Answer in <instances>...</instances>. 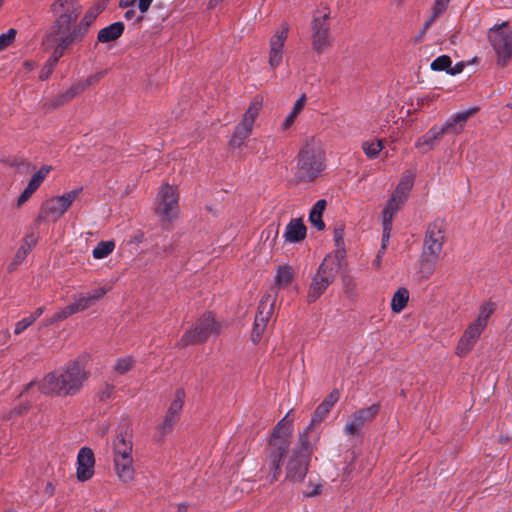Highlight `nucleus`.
Masks as SVG:
<instances>
[{
	"label": "nucleus",
	"mask_w": 512,
	"mask_h": 512,
	"mask_svg": "<svg viewBox=\"0 0 512 512\" xmlns=\"http://www.w3.org/2000/svg\"><path fill=\"white\" fill-rule=\"evenodd\" d=\"M16 30L11 28L6 33L0 35V51L5 50L15 40Z\"/></svg>",
	"instance_id": "46"
},
{
	"label": "nucleus",
	"mask_w": 512,
	"mask_h": 512,
	"mask_svg": "<svg viewBox=\"0 0 512 512\" xmlns=\"http://www.w3.org/2000/svg\"><path fill=\"white\" fill-rule=\"evenodd\" d=\"M87 379L84 364L75 360L62 370L47 374L39 384V390L47 395H74Z\"/></svg>",
	"instance_id": "1"
},
{
	"label": "nucleus",
	"mask_w": 512,
	"mask_h": 512,
	"mask_svg": "<svg viewBox=\"0 0 512 512\" xmlns=\"http://www.w3.org/2000/svg\"><path fill=\"white\" fill-rule=\"evenodd\" d=\"M82 190V187H78L63 195L47 200L41 207L39 218L57 221L69 210Z\"/></svg>",
	"instance_id": "11"
},
{
	"label": "nucleus",
	"mask_w": 512,
	"mask_h": 512,
	"mask_svg": "<svg viewBox=\"0 0 512 512\" xmlns=\"http://www.w3.org/2000/svg\"><path fill=\"white\" fill-rule=\"evenodd\" d=\"M50 37L56 43L52 56L48 59L51 64L56 65L59 59L63 56L66 49L71 45L80 42L70 32L68 33H54L51 32Z\"/></svg>",
	"instance_id": "21"
},
{
	"label": "nucleus",
	"mask_w": 512,
	"mask_h": 512,
	"mask_svg": "<svg viewBox=\"0 0 512 512\" xmlns=\"http://www.w3.org/2000/svg\"><path fill=\"white\" fill-rule=\"evenodd\" d=\"M132 441L127 433H119L113 441L114 459L132 458Z\"/></svg>",
	"instance_id": "25"
},
{
	"label": "nucleus",
	"mask_w": 512,
	"mask_h": 512,
	"mask_svg": "<svg viewBox=\"0 0 512 512\" xmlns=\"http://www.w3.org/2000/svg\"><path fill=\"white\" fill-rule=\"evenodd\" d=\"M444 239L443 221L436 220L427 228L420 259V272L426 278L430 277L435 270L436 261L442 252Z\"/></svg>",
	"instance_id": "5"
},
{
	"label": "nucleus",
	"mask_w": 512,
	"mask_h": 512,
	"mask_svg": "<svg viewBox=\"0 0 512 512\" xmlns=\"http://www.w3.org/2000/svg\"><path fill=\"white\" fill-rule=\"evenodd\" d=\"M452 64L451 58L448 55H441L432 61L430 68L433 71H446L449 70Z\"/></svg>",
	"instance_id": "42"
},
{
	"label": "nucleus",
	"mask_w": 512,
	"mask_h": 512,
	"mask_svg": "<svg viewBox=\"0 0 512 512\" xmlns=\"http://www.w3.org/2000/svg\"><path fill=\"white\" fill-rule=\"evenodd\" d=\"M326 205V200L320 199L313 205L309 213V220L311 224L318 230H323L325 228V224L322 220V214L326 208Z\"/></svg>",
	"instance_id": "31"
},
{
	"label": "nucleus",
	"mask_w": 512,
	"mask_h": 512,
	"mask_svg": "<svg viewBox=\"0 0 512 512\" xmlns=\"http://www.w3.org/2000/svg\"><path fill=\"white\" fill-rule=\"evenodd\" d=\"M103 75V72H97L84 79L78 80L71 86L69 92L72 96L89 92V88L97 84Z\"/></svg>",
	"instance_id": "28"
},
{
	"label": "nucleus",
	"mask_w": 512,
	"mask_h": 512,
	"mask_svg": "<svg viewBox=\"0 0 512 512\" xmlns=\"http://www.w3.org/2000/svg\"><path fill=\"white\" fill-rule=\"evenodd\" d=\"M289 413L275 426L266 450V464L272 471L270 482L278 480L281 474V461L288 451L292 433V421L287 420Z\"/></svg>",
	"instance_id": "2"
},
{
	"label": "nucleus",
	"mask_w": 512,
	"mask_h": 512,
	"mask_svg": "<svg viewBox=\"0 0 512 512\" xmlns=\"http://www.w3.org/2000/svg\"><path fill=\"white\" fill-rule=\"evenodd\" d=\"M37 189L34 188L32 185L28 184L27 187L24 189V191L20 194L17 200V206L20 207L24 203H26L29 198L35 193Z\"/></svg>",
	"instance_id": "48"
},
{
	"label": "nucleus",
	"mask_w": 512,
	"mask_h": 512,
	"mask_svg": "<svg viewBox=\"0 0 512 512\" xmlns=\"http://www.w3.org/2000/svg\"><path fill=\"white\" fill-rule=\"evenodd\" d=\"M289 27L283 24L281 31H277L270 40L269 65L272 69L276 68L282 62L283 47L288 37Z\"/></svg>",
	"instance_id": "17"
},
{
	"label": "nucleus",
	"mask_w": 512,
	"mask_h": 512,
	"mask_svg": "<svg viewBox=\"0 0 512 512\" xmlns=\"http://www.w3.org/2000/svg\"><path fill=\"white\" fill-rule=\"evenodd\" d=\"M341 253L340 251L338 254L327 255L318 267L307 292V301L309 303L318 300L335 280L341 268Z\"/></svg>",
	"instance_id": "6"
},
{
	"label": "nucleus",
	"mask_w": 512,
	"mask_h": 512,
	"mask_svg": "<svg viewBox=\"0 0 512 512\" xmlns=\"http://www.w3.org/2000/svg\"><path fill=\"white\" fill-rule=\"evenodd\" d=\"M340 397V393L338 390H333L322 403L327 404L328 407L332 408L334 404L338 401Z\"/></svg>",
	"instance_id": "51"
},
{
	"label": "nucleus",
	"mask_w": 512,
	"mask_h": 512,
	"mask_svg": "<svg viewBox=\"0 0 512 512\" xmlns=\"http://www.w3.org/2000/svg\"><path fill=\"white\" fill-rule=\"evenodd\" d=\"M133 458L114 459L115 471L119 479L124 482H130L134 477Z\"/></svg>",
	"instance_id": "26"
},
{
	"label": "nucleus",
	"mask_w": 512,
	"mask_h": 512,
	"mask_svg": "<svg viewBox=\"0 0 512 512\" xmlns=\"http://www.w3.org/2000/svg\"><path fill=\"white\" fill-rule=\"evenodd\" d=\"M136 15V11L134 8L127 10L124 14L125 19L130 20Z\"/></svg>",
	"instance_id": "61"
},
{
	"label": "nucleus",
	"mask_w": 512,
	"mask_h": 512,
	"mask_svg": "<svg viewBox=\"0 0 512 512\" xmlns=\"http://www.w3.org/2000/svg\"><path fill=\"white\" fill-rule=\"evenodd\" d=\"M275 298L270 294L263 296L261 299L254 320L251 339L254 343H258L267 327L268 321L274 309Z\"/></svg>",
	"instance_id": "14"
},
{
	"label": "nucleus",
	"mask_w": 512,
	"mask_h": 512,
	"mask_svg": "<svg viewBox=\"0 0 512 512\" xmlns=\"http://www.w3.org/2000/svg\"><path fill=\"white\" fill-rule=\"evenodd\" d=\"M294 279V270L292 267L284 265L278 266L274 286L277 289H283L290 285Z\"/></svg>",
	"instance_id": "30"
},
{
	"label": "nucleus",
	"mask_w": 512,
	"mask_h": 512,
	"mask_svg": "<svg viewBox=\"0 0 512 512\" xmlns=\"http://www.w3.org/2000/svg\"><path fill=\"white\" fill-rule=\"evenodd\" d=\"M306 103V98H298L295 102L292 111L287 115L283 122V129H288L292 126L298 114L302 111Z\"/></svg>",
	"instance_id": "37"
},
{
	"label": "nucleus",
	"mask_w": 512,
	"mask_h": 512,
	"mask_svg": "<svg viewBox=\"0 0 512 512\" xmlns=\"http://www.w3.org/2000/svg\"><path fill=\"white\" fill-rule=\"evenodd\" d=\"M105 7L106 3L104 1L95 3L91 8L88 9L79 24L72 28L70 33L79 41H82L84 36L87 34L90 25L96 20L98 15L105 9Z\"/></svg>",
	"instance_id": "18"
},
{
	"label": "nucleus",
	"mask_w": 512,
	"mask_h": 512,
	"mask_svg": "<svg viewBox=\"0 0 512 512\" xmlns=\"http://www.w3.org/2000/svg\"><path fill=\"white\" fill-rule=\"evenodd\" d=\"M29 252H30V250L26 249L23 246H20L19 249L17 250V252L15 253L13 261L9 264L8 270L10 272L14 271L16 269V267L25 260V258L29 254Z\"/></svg>",
	"instance_id": "45"
},
{
	"label": "nucleus",
	"mask_w": 512,
	"mask_h": 512,
	"mask_svg": "<svg viewBox=\"0 0 512 512\" xmlns=\"http://www.w3.org/2000/svg\"><path fill=\"white\" fill-rule=\"evenodd\" d=\"M404 202V198L402 197H396V196H393L387 203V205L385 206V208L383 209V220H382V225H383V228H389V229H392V221H393V217H394V214L397 212V210L399 209V206L400 204H402Z\"/></svg>",
	"instance_id": "29"
},
{
	"label": "nucleus",
	"mask_w": 512,
	"mask_h": 512,
	"mask_svg": "<svg viewBox=\"0 0 512 512\" xmlns=\"http://www.w3.org/2000/svg\"><path fill=\"white\" fill-rule=\"evenodd\" d=\"M136 0H120L119 6L122 8L133 7Z\"/></svg>",
	"instance_id": "60"
},
{
	"label": "nucleus",
	"mask_w": 512,
	"mask_h": 512,
	"mask_svg": "<svg viewBox=\"0 0 512 512\" xmlns=\"http://www.w3.org/2000/svg\"><path fill=\"white\" fill-rule=\"evenodd\" d=\"M51 166L44 165L42 166L36 173L33 174L28 184L32 185L34 188L38 189L42 182L46 179L49 172L51 171Z\"/></svg>",
	"instance_id": "40"
},
{
	"label": "nucleus",
	"mask_w": 512,
	"mask_h": 512,
	"mask_svg": "<svg viewBox=\"0 0 512 512\" xmlns=\"http://www.w3.org/2000/svg\"><path fill=\"white\" fill-rule=\"evenodd\" d=\"M483 330V328L471 323L458 342L456 348L457 355L460 357L467 355L474 347Z\"/></svg>",
	"instance_id": "22"
},
{
	"label": "nucleus",
	"mask_w": 512,
	"mask_h": 512,
	"mask_svg": "<svg viewBox=\"0 0 512 512\" xmlns=\"http://www.w3.org/2000/svg\"><path fill=\"white\" fill-rule=\"evenodd\" d=\"M124 32V24L120 21L114 22L107 27H104L98 32L97 40L100 43H108L115 41Z\"/></svg>",
	"instance_id": "27"
},
{
	"label": "nucleus",
	"mask_w": 512,
	"mask_h": 512,
	"mask_svg": "<svg viewBox=\"0 0 512 512\" xmlns=\"http://www.w3.org/2000/svg\"><path fill=\"white\" fill-rule=\"evenodd\" d=\"M450 0H435V3L437 5V13H443L449 4Z\"/></svg>",
	"instance_id": "56"
},
{
	"label": "nucleus",
	"mask_w": 512,
	"mask_h": 512,
	"mask_svg": "<svg viewBox=\"0 0 512 512\" xmlns=\"http://www.w3.org/2000/svg\"><path fill=\"white\" fill-rule=\"evenodd\" d=\"M409 292L406 288H399L392 297L391 309L394 313H400L407 305Z\"/></svg>",
	"instance_id": "32"
},
{
	"label": "nucleus",
	"mask_w": 512,
	"mask_h": 512,
	"mask_svg": "<svg viewBox=\"0 0 512 512\" xmlns=\"http://www.w3.org/2000/svg\"><path fill=\"white\" fill-rule=\"evenodd\" d=\"M92 305L94 304L87 294H79L78 296L74 297L73 303L67 305L66 307L55 313L53 317L50 319V323L53 324L58 321H62L75 313L88 309Z\"/></svg>",
	"instance_id": "19"
},
{
	"label": "nucleus",
	"mask_w": 512,
	"mask_h": 512,
	"mask_svg": "<svg viewBox=\"0 0 512 512\" xmlns=\"http://www.w3.org/2000/svg\"><path fill=\"white\" fill-rule=\"evenodd\" d=\"M36 243H37V237L35 236V234L31 233L24 238L21 246H23L26 249L31 251L32 247H34L36 245Z\"/></svg>",
	"instance_id": "52"
},
{
	"label": "nucleus",
	"mask_w": 512,
	"mask_h": 512,
	"mask_svg": "<svg viewBox=\"0 0 512 512\" xmlns=\"http://www.w3.org/2000/svg\"><path fill=\"white\" fill-rule=\"evenodd\" d=\"M24 67L26 68L27 71H32L35 68V63L32 61H25Z\"/></svg>",
	"instance_id": "62"
},
{
	"label": "nucleus",
	"mask_w": 512,
	"mask_h": 512,
	"mask_svg": "<svg viewBox=\"0 0 512 512\" xmlns=\"http://www.w3.org/2000/svg\"><path fill=\"white\" fill-rule=\"evenodd\" d=\"M390 233L391 229L389 228H383V234H382V243H381V249L384 251L387 247V244L390 239Z\"/></svg>",
	"instance_id": "54"
},
{
	"label": "nucleus",
	"mask_w": 512,
	"mask_h": 512,
	"mask_svg": "<svg viewBox=\"0 0 512 512\" xmlns=\"http://www.w3.org/2000/svg\"><path fill=\"white\" fill-rule=\"evenodd\" d=\"M56 65L54 64H51V62L47 61L46 64L43 66V68L41 69V72H40V75H39V78L41 80H46L49 78V76L52 74L53 70H54V67Z\"/></svg>",
	"instance_id": "50"
},
{
	"label": "nucleus",
	"mask_w": 512,
	"mask_h": 512,
	"mask_svg": "<svg viewBox=\"0 0 512 512\" xmlns=\"http://www.w3.org/2000/svg\"><path fill=\"white\" fill-rule=\"evenodd\" d=\"M111 290V285H105L103 287H100L98 289H95L92 293L87 294L93 304H95L97 301L102 299L104 295Z\"/></svg>",
	"instance_id": "47"
},
{
	"label": "nucleus",
	"mask_w": 512,
	"mask_h": 512,
	"mask_svg": "<svg viewBox=\"0 0 512 512\" xmlns=\"http://www.w3.org/2000/svg\"><path fill=\"white\" fill-rule=\"evenodd\" d=\"M489 42L492 45L499 65L507 64L512 55V32L504 22L494 26L488 33Z\"/></svg>",
	"instance_id": "10"
},
{
	"label": "nucleus",
	"mask_w": 512,
	"mask_h": 512,
	"mask_svg": "<svg viewBox=\"0 0 512 512\" xmlns=\"http://www.w3.org/2000/svg\"><path fill=\"white\" fill-rule=\"evenodd\" d=\"M262 108V103L254 101L245 111L241 122L236 126L235 131L229 141L231 148H241L244 146L245 141L252 134L253 126L259 112Z\"/></svg>",
	"instance_id": "12"
},
{
	"label": "nucleus",
	"mask_w": 512,
	"mask_h": 512,
	"mask_svg": "<svg viewBox=\"0 0 512 512\" xmlns=\"http://www.w3.org/2000/svg\"><path fill=\"white\" fill-rule=\"evenodd\" d=\"M331 408L327 404L321 403L315 409L309 425L314 428L316 424L321 423L329 414Z\"/></svg>",
	"instance_id": "39"
},
{
	"label": "nucleus",
	"mask_w": 512,
	"mask_h": 512,
	"mask_svg": "<svg viewBox=\"0 0 512 512\" xmlns=\"http://www.w3.org/2000/svg\"><path fill=\"white\" fill-rule=\"evenodd\" d=\"M115 248L114 241H101L92 251V255L95 259H103L110 255Z\"/></svg>",
	"instance_id": "33"
},
{
	"label": "nucleus",
	"mask_w": 512,
	"mask_h": 512,
	"mask_svg": "<svg viewBox=\"0 0 512 512\" xmlns=\"http://www.w3.org/2000/svg\"><path fill=\"white\" fill-rule=\"evenodd\" d=\"M334 241H335V246H336V250L333 254H338V252H342L341 253V262L344 260L345 258V249H344V229L339 227V228H335L334 230Z\"/></svg>",
	"instance_id": "43"
},
{
	"label": "nucleus",
	"mask_w": 512,
	"mask_h": 512,
	"mask_svg": "<svg viewBox=\"0 0 512 512\" xmlns=\"http://www.w3.org/2000/svg\"><path fill=\"white\" fill-rule=\"evenodd\" d=\"M362 149L368 158L375 159L383 149V142L382 140L365 141Z\"/></svg>",
	"instance_id": "35"
},
{
	"label": "nucleus",
	"mask_w": 512,
	"mask_h": 512,
	"mask_svg": "<svg viewBox=\"0 0 512 512\" xmlns=\"http://www.w3.org/2000/svg\"><path fill=\"white\" fill-rule=\"evenodd\" d=\"M330 11L327 7L317 9L311 21V45L318 54L324 52L332 44L330 30Z\"/></svg>",
	"instance_id": "9"
},
{
	"label": "nucleus",
	"mask_w": 512,
	"mask_h": 512,
	"mask_svg": "<svg viewBox=\"0 0 512 512\" xmlns=\"http://www.w3.org/2000/svg\"><path fill=\"white\" fill-rule=\"evenodd\" d=\"M153 0H139V3H138V7H139V10L142 12V13H145L148 11L151 3H152Z\"/></svg>",
	"instance_id": "57"
},
{
	"label": "nucleus",
	"mask_w": 512,
	"mask_h": 512,
	"mask_svg": "<svg viewBox=\"0 0 512 512\" xmlns=\"http://www.w3.org/2000/svg\"><path fill=\"white\" fill-rule=\"evenodd\" d=\"M159 17H160L162 20H165V19L168 17V13H167V11H164V12L160 13Z\"/></svg>",
	"instance_id": "64"
},
{
	"label": "nucleus",
	"mask_w": 512,
	"mask_h": 512,
	"mask_svg": "<svg viewBox=\"0 0 512 512\" xmlns=\"http://www.w3.org/2000/svg\"><path fill=\"white\" fill-rule=\"evenodd\" d=\"M307 229L303 221L299 218H293L286 225L284 239L289 243H298L306 237Z\"/></svg>",
	"instance_id": "24"
},
{
	"label": "nucleus",
	"mask_w": 512,
	"mask_h": 512,
	"mask_svg": "<svg viewBox=\"0 0 512 512\" xmlns=\"http://www.w3.org/2000/svg\"><path fill=\"white\" fill-rule=\"evenodd\" d=\"M178 419L179 417L177 415L170 414L168 411L166 412L163 422L159 426V431L162 436L169 434L173 430Z\"/></svg>",
	"instance_id": "38"
},
{
	"label": "nucleus",
	"mask_w": 512,
	"mask_h": 512,
	"mask_svg": "<svg viewBox=\"0 0 512 512\" xmlns=\"http://www.w3.org/2000/svg\"><path fill=\"white\" fill-rule=\"evenodd\" d=\"M33 319H31L29 316L23 318L22 320L18 321L15 325L14 333L16 335L21 334L23 331H25L29 326L33 324Z\"/></svg>",
	"instance_id": "49"
},
{
	"label": "nucleus",
	"mask_w": 512,
	"mask_h": 512,
	"mask_svg": "<svg viewBox=\"0 0 512 512\" xmlns=\"http://www.w3.org/2000/svg\"><path fill=\"white\" fill-rule=\"evenodd\" d=\"M479 110L478 107H471L466 110L453 114L443 126H432L424 135L419 137L415 142V147L425 154L434 149L436 144L442 139L445 134H460L467 120Z\"/></svg>",
	"instance_id": "3"
},
{
	"label": "nucleus",
	"mask_w": 512,
	"mask_h": 512,
	"mask_svg": "<svg viewBox=\"0 0 512 512\" xmlns=\"http://www.w3.org/2000/svg\"><path fill=\"white\" fill-rule=\"evenodd\" d=\"M465 65L463 62H458L454 66L452 64L450 65L449 70H447V73L450 75H456L463 71Z\"/></svg>",
	"instance_id": "53"
},
{
	"label": "nucleus",
	"mask_w": 512,
	"mask_h": 512,
	"mask_svg": "<svg viewBox=\"0 0 512 512\" xmlns=\"http://www.w3.org/2000/svg\"><path fill=\"white\" fill-rule=\"evenodd\" d=\"M311 438L314 442L317 441L319 438V433L315 432L311 425H308L302 432L299 433L297 446L293 450V453L310 459L313 445Z\"/></svg>",
	"instance_id": "23"
},
{
	"label": "nucleus",
	"mask_w": 512,
	"mask_h": 512,
	"mask_svg": "<svg viewBox=\"0 0 512 512\" xmlns=\"http://www.w3.org/2000/svg\"><path fill=\"white\" fill-rule=\"evenodd\" d=\"M135 361L132 357L126 356L123 358H120L116 361L114 365V370L118 374H125L127 373L134 365Z\"/></svg>",
	"instance_id": "41"
},
{
	"label": "nucleus",
	"mask_w": 512,
	"mask_h": 512,
	"mask_svg": "<svg viewBox=\"0 0 512 512\" xmlns=\"http://www.w3.org/2000/svg\"><path fill=\"white\" fill-rule=\"evenodd\" d=\"M494 312V304L493 303H485L480 307L479 315L477 319L473 322L478 327L485 329L487 326L488 318Z\"/></svg>",
	"instance_id": "36"
},
{
	"label": "nucleus",
	"mask_w": 512,
	"mask_h": 512,
	"mask_svg": "<svg viewBox=\"0 0 512 512\" xmlns=\"http://www.w3.org/2000/svg\"><path fill=\"white\" fill-rule=\"evenodd\" d=\"M76 477L80 482L90 480L94 475L95 456L91 448L82 447L77 454Z\"/></svg>",
	"instance_id": "16"
},
{
	"label": "nucleus",
	"mask_w": 512,
	"mask_h": 512,
	"mask_svg": "<svg viewBox=\"0 0 512 512\" xmlns=\"http://www.w3.org/2000/svg\"><path fill=\"white\" fill-rule=\"evenodd\" d=\"M379 410V404H372L369 407L359 409L353 413L345 425V434L349 436H355L359 434L361 428L365 424L371 423L376 418Z\"/></svg>",
	"instance_id": "15"
},
{
	"label": "nucleus",
	"mask_w": 512,
	"mask_h": 512,
	"mask_svg": "<svg viewBox=\"0 0 512 512\" xmlns=\"http://www.w3.org/2000/svg\"><path fill=\"white\" fill-rule=\"evenodd\" d=\"M50 10L55 16L52 26L54 33L71 32V25L78 19L81 6L78 0H54Z\"/></svg>",
	"instance_id": "8"
},
{
	"label": "nucleus",
	"mask_w": 512,
	"mask_h": 512,
	"mask_svg": "<svg viewBox=\"0 0 512 512\" xmlns=\"http://www.w3.org/2000/svg\"><path fill=\"white\" fill-rule=\"evenodd\" d=\"M442 13H437V5L434 4L433 7V14L432 16L425 22L424 24V30L428 29L430 25L435 21L437 17H439Z\"/></svg>",
	"instance_id": "55"
},
{
	"label": "nucleus",
	"mask_w": 512,
	"mask_h": 512,
	"mask_svg": "<svg viewBox=\"0 0 512 512\" xmlns=\"http://www.w3.org/2000/svg\"><path fill=\"white\" fill-rule=\"evenodd\" d=\"M185 391L184 389L182 388H178L176 391H175V395H174V399L173 401L171 402L169 408H168V412H170V414H174V415H177L178 417L180 416V412L183 408V405H184V401H185Z\"/></svg>",
	"instance_id": "34"
},
{
	"label": "nucleus",
	"mask_w": 512,
	"mask_h": 512,
	"mask_svg": "<svg viewBox=\"0 0 512 512\" xmlns=\"http://www.w3.org/2000/svg\"><path fill=\"white\" fill-rule=\"evenodd\" d=\"M413 182H414V179H413V176H411V175H406V176L402 177L400 183L397 186L396 193L402 194L400 197L405 199L406 198L405 194L412 188ZM395 196L399 197L398 195H395Z\"/></svg>",
	"instance_id": "44"
},
{
	"label": "nucleus",
	"mask_w": 512,
	"mask_h": 512,
	"mask_svg": "<svg viewBox=\"0 0 512 512\" xmlns=\"http://www.w3.org/2000/svg\"><path fill=\"white\" fill-rule=\"evenodd\" d=\"M113 389H114L113 386L107 385L106 388L101 393V396H100L101 400L109 399L113 393Z\"/></svg>",
	"instance_id": "58"
},
{
	"label": "nucleus",
	"mask_w": 512,
	"mask_h": 512,
	"mask_svg": "<svg viewBox=\"0 0 512 512\" xmlns=\"http://www.w3.org/2000/svg\"><path fill=\"white\" fill-rule=\"evenodd\" d=\"M220 323L216 321L212 313L202 315L192 326L186 331L179 341V346L186 347L191 344L206 342L209 337L217 336L220 333Z\"/></svg>",
	"instance_id": "7"
},
{
	"label": "nucleus",
	"mask_w": 512,
	"mask_h": 512,
	"mask_svg": "<svg viewBox=\"0 0 512 512\" xmlns=\"http://www.w3.org/2000/svg\"><path fill=\"white\" fill-rule=\"evenodd\" d=\"M178 210L176 189L169 184L163 185L158 193L156 213L166 220H172L177 216Z\"/></svg>",
	"instance_id": "13"
},
{
	"label": "nucleus",
	"mask_w": 512,
	"mask_h": 512,
	"mask_svg": "<svg viewBox=\"0 0 512 512\" xmlns=\"http://www.w3.org/2000/svg\"><path fill=\"white\" fill-rule=\"evenodd\" d=\"M44 312V308L43 307H39L37 308L31 315H29V317L31 319H33V322L36 321L37 318H39Z\"/></svg>",
	"instance_id": "59"
},
{
	"label": "nucleus",
	"mask_w": 512,
	"mask_h": 512,
	"mask_svg": "<svg viewBox=\"0 0 512 512\" xmlns=\"http://www.w3.org/2000/svg\"><path fill=\"white\" fill-rule=\"evenodd\" d=\"M325 153L319 141L312 139L300 150L296 177L302 182L315 180L325 168Z\"/></svg>",
	"instance_id": "4"
},
{
	"label": "nucleus",
	"mask_w": 512,
	"mask_h": 512,
	"mask_svg": "<svg viewBox=\"0 0 512 512\" xmlns=\"http://www.w3.org/2000/svg\"><path fill=\"white\" fill-rule=\"evenodd\" d=\"M179 512H187V506L184 504L179 505Z\"/></svg>",
	"instance_id": "63"
},
{
	"label": "nucleus",
	"mask_w": 512,
	"mask_h": 512,
	"mask_svg": "<svg viewBox=\"0 0 512 512\" xmlns=\"http://www.w3.org/2000/svg\"><path fill=\"white\" fill-rule=\"evenodd\" d=\"M310 459L292 453L286 467V479L301 482L307 474Z\"/></svg>",
	"instance_id": "20"
}]
</instances>
